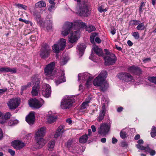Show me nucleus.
Listing matches in <instances>:
<instances>
[{
	"label": "nucleus",
	"mask_w": 156,
	"mask_h": 156,
	"mask_svg": "<svg viewBox=\"0 0 156 156\" xmlns=\"http://www.w3.org/2000/svg\"><path fill=\"white\" fill-rule=\"evenodd\" d=\"M107 74L106 71H103L93 81V84L95 86H100L101 91L104 92L108 88V84L105 79Z\"/></svg>",
	"instance_id": "1"
},
{
	"label": "nucleus",
	"mask_w": 156,
	"mask_h": 156,
	"mask_svg": "<svg viewBox=\"0 0 156 156\" xmlns=\"http://www.w3.org/2000/svg\"><path fill=\"white\" fill-rule=\"evenodd\" d=\"M79 15L83 17H88L91 13V9L87 2H82L79 5Z\"/></svg>",
	"instance_id": "2"
},
{
	"label": "nucleus",
	"mask_w": 156,
	"mask_h": 156,
	"mask_svg": "<svg viewBox=\"0 0 156 156\" xmlns=\"http://www.w3.org/2000/svg\"><path fill=\"white\" fill-rule=\"evenodd\" d=\"M74 102V99L73 97L68 96H65L61 101L60 107L63 109H69L72 107Z\"/></svg>",
	"instance_id": "3"
},
{
	"label": "nucleus",
	"mask_w": 156,
	"mask_h": 156,
	"mask_svg": "<svg viewBox=\"0 0 156 156\" xmlns=\"http://www.w3.org/2000/svg\"><path fill=\"white\" fill-rule=\"evenodd\" d=\"M40 77L37 75H34L32 77V81L34 86L33 87L31 93L33 96L38 95L40 88Z\"/></svg>",
	"instance_id": "4"
},
{
	"label": "nucleus",
	"mask_w": 156,
	"mask_h": 156,
	"mask_svg": "<svg viewBox=\"0 0 156 156\" xmlns=\"http://www.w3.org/2000/svg\"><path fill=\"white\" fill-rule=\"evenodd\" d=\"M66 40L64 39H61L58 42L54 44L52 46L53 51L58 53L60 51H62L65 48L66 45Z\"/></svg>",
	"instance_id": "5"
},
{
	"label": "nucleus",
	"mask_w": 156,
	"mask_h": 156,
	"mask_svg": "<svg viewBox=\"0 0 156 156\" xmlns=\"http://www.w3.org/2000/svg\"><path fill=\"white\" fill-rule=\"evenodd\" d=\"M104 51L105 54L107 55L104 58L105 60V65L109 66L114 63L116 60L115 55L113 53H111L107 49H105Z\"/></svg>",
	"instance_id": "6"
},
{
	"label": "nucleus",
	"mask_w": 156,
	"mask_h": 156,
	"mask_svg": "<svg viewBox=\"0 0 156 156\" xmlns=\"http://www.w3.org/2000/svg\"><path fill=\"white\" fill-rule=\"evenodd\" d=\"M51 49L50 46L46 43L42 45L41 49L40 55L42 58L45 59L50 55Z\"/></svg>",
	"instance_id": "7"
},
{
	"label": "nucleus",
	"mask_w": 156,
	"mask_h": 156,
	"mask_svg": "<svg viewBox=\"0 0 156 156\" xmlns=\"http://www.w3.org/2000/svg\"><path fill=\"white\" fill-rule=\"evenodd\" d=\"M73 26L72 22H67L63 25L61 31V34L64 36H67L70 32Z\"/></svg>",
	"instance_id": "8"
},
{
	"label": "nucleus",
	"mask_w": 156,
	"mask_h": 156,
	"mask_svg": "<svg viewBox=\"0 0 156 156\" xmlns=\"http://www.w3.org/2000/svg\"><path fill=\"white\" fill-rule=\"evenodd\" d=\"M44 102L43 100L40 101L35 98L30 99L28 103L30 107L35 108H39L41 107L42 103Z\"/></svg>",
	"instance_id": "9"
},
{
	"label": "nucleus",
	"mask_w": 156,
	"mask_h": 156,
	"mask_svg": "<svg viewBox=\"0 0 156 156\" xmlns=\"http://www.w3.org/2000/svg\"><path fill=\"white\" fill-rule=\"evenodd\" d=\"M111 126L110 124L107 123H103L101 125L98 129V132L101 134L105 135L107 134L110 130Z\"/></svg>",
	"instance_id": "10"
},
{
	"label": "nucleus",
	"mask_w": 156,
	"mask_h": 156,
	"mask_svg": "<svg viewBox=\"0 0 156 156\" xmlns=\"http://www.w3.org/2000/svg\"><path fill=\"white\" fill-rule=\"evenodd\" d=\"M118 78L126 82H129L133 79V76L129 73H121L117 75Z\"/></svg>",
	"instance_id": "11"
},
{
	"label": "nucleus",
	"mask_w": 156,
	"mask_h": 156,
	"mask_svg": "<svg viewBox=\"0 0 156 156\" xmlns=\"http://www.w3.org/2000/svg\"><path fill=\"white\" fill-rule=\"evenodd\" d=\"M20 103V100L18 98L10 99L7 103L10 109H14L17 107Z\"/></svg>",
	"instance_id": "12"
},
{
	"label": "nucleus",
	"mask_w": 156,
	"mask_h": 156,
	"mask_svg": "<svg viewBox=\"0 0 156 156\" xmlns=\"http://www.w3.org/2000/svg\"><path fill=\"white\" fill-rule=\"evenodd\" d=\"M80 32L79 30L75 31L71 33L69 38V41L71 43L76 42L80 37Z\"/></svg>",
	"instance_id": "13"
},
{
	"label": "nucleus",
	"mask_w": 156,
	"mask_h": 156,
	"mask_svg": "<svg viewBox=\"0 0 156 156\" xmlns=\"http://www.w3.org/2000/svg\"><path fill=\"white\" fill-rule=\"evenodd\" d=\"M55 64V62H53L47 66L44 69V73L46 75L48 76H51L53 75L52 73L53 72V70Z\"/></svg>",
	"instance_id": "14"
},
{
	"label": "nucleus",
	"mask_w": 156,
	"mask_h": 156,
	"mask_svg": "<svg viewBox=\"0 0 156 156\" xmlns=\"http://www.w3.org/2000/svg\"><path fill=\"white\" fill-rule=\"evenodd\" d=\"M51 88L50 86L47 84L43 85L42 90V95L44 97L48 98L51 94Z\"/></svg>",
	"instance_id": "15"
},
{
	"label": "nucleus",
	"mask_w": 156,
	"mask_h": 156,
	"mask_svg": "<svg viewBox=\"0 0 156 156\" xmlns=\"http://www.w3.org/2000/svg\"><path fill=\"white\" fill-rule=\"evenodd\" d=\"M128 71L133 74L140 75L142 74V71L139 67L133 65L129 67L128 69Z\"/></svg>",
	"instance_id": "16"
},
{
	"label": "nucleus",
	"mask_w": 156,
	"mask_h": 156,
	"mask_svg": "<svg viewBox=\"0 0 156 156\" xmlns=\"http://www.w3.org/2000/svg\"><path fill=\"white\" fill-rule=\"evenodd\" d=\"M65 73L63 70H60L58 72V75L57 76V79L55 81L56 85L66 81V79L64 76Z\"/></svg>",
	"instance_id": "17"
},
{
	"label": "nucleus",
	"mask_w": 156,
	"mask_h": 156,
	"mask_svg": "<svg viewBox=\"0 0 156 156\" xmlns=\"http://www.w3.org/2000/svg\"><path fill=\"white\" fill-rule=\"evenodd\" d=\"M25 145V144L19 140H15L11 143V145L17 150L22 149Z\"/></svg>",
	"instance_id": "18"
},
{
	"label": "nucleus",
	"mask_w": 156,
	"mask_h": 156,
	"mask_svg": "<svg viewBox=\"0 0 156 156\" xmlns=\"http://www.w3.org/2000/svg\"><path fill=\"white\" fill-rule=\"evenodd\" d=\"M35 139L37 140L35 145L36 148H41L44 146L46 143V141L42 138L35 137Z\"/></svg>",
	"instance_id": "19"
},
{
	"label": "nucleus",
	"mask_w": 156,
	"mask_h": 156,
	"mask_svg": "<svg viewBox=\"0 0 156 156\" xmlns=\"http://www.w3.org/2000/svg\"><path fill=\"white\" fill-rule=\"evenodd\" d=\"M26 121L30 125L34 123L35 121V117L34 113L30 112L26 117Z\"/></svg>",
	"instance_id": "20"
},
{
	"label": "nucleus",
	"mask_w": 156,
	"mask_h": 156,
	"mask_svg": "<svg viewBox=\"0 0 156 156\" xmlns=\"http://www.w3.org/2000/svg\"><path fill=\"white\" fill-rule=\"evenodd\" d=\"M106 113L105 106L104 105L102 107L101 110L100 111L98 116L97 118V120L98 122H101L104 119Z\"/></svg>",
	"instance_id": "21"
},
{
	"label": "nucleus",
	"mask_w": 156,
	"mask_h": 156,
	"mask_svg": "<svg viewBox=\"0 0 156 156\" xmlns=\"http://www.w3.org/2000/svg\"><path fill=\"white\" fill-rule=\"evenodd\" d=\"M138 144L136 145V147L139 150H147L148 151H150V149L149 147L148 146L147 147H144L141 145L143 144L144 141L143 140L140 139L137 141Z\"/></svg>",
	"instance_id": "22"
},
{
	"label": "nucleus",
	"mask_w": 156,
	"mask_h": 156,
	"mask_svg": "<svg viewBox=\"0 0 156 156\" xmlns=\"http://www.w3.org/2000/svg\"><path fill=\"white\" fill-rule=\"evenodd\" d=\"M0 72L6 73L9 72L12 73H16L17 72V69L15 68L11 69L8 67H2L0 68Z\"/></svg>",
	"instance_id": "23"
},
{
	"label": "nucleus",
	"mask_w": 156,
	"mask_h": 156,
	"mask_svg": "<svg viewBox=\"0 0 156 156\" xmlns=\"http://www.w3.org/2000/svg\"><path fill=\"white\" fill-rule=\"evenodd\" d=\"M33 16L34 19L37 21L38 23H42V20L41 18L40 13L37 11H35L33 12Z\"/></svg>",
	"instance_id": "24"
},
{
	"label": "nucleus",
	"mask_w": 156,
	"mask_h": 156,
	"mask_svg": "<svg viewBox=\"0 0 156 156\" xmlns=\"http://www.w3.org/2000/svg\"><path fill=\"white\" fill-rule=\"evenodd\" d=\"M46 128L45 127H42L39 129L36 133V137H40L44 136L46 132Z\"/></svg>",
	"instance_id": "25"
},
{
	"label": "nucleus",
	"mask_w": 156,
	"mask_h": 156,
	"mask_svg": "<svg viewBox=\"0 0 156 156\" xmlns=\"http://www.w3.org/2000/svg\"><path fill=\"white\" fill-rule=\"evenodd\" d=\"M89 74L87 73H80L78 74V81L81 80L82 82H84L85 80L89 77Z\"/></svg>",
	"instance_id": "26"
},
{
	"label": "nucleus",
	"mask_w": 156,
	"mask_h": 156,
	"mask_svg": "<svg viewBox=\"0 0 156 156\" xmlns=\"http://www.w3.org/2000/svg\"><path fill=\"white\" fill-rule=\"evenodd\" d=\"M64 132V130L63 126H59L54 135V137L57 138L62 135Z\"/></svg>",
	"instance_id": "27"
},
{
	"label": "nucleus",
	"mask_w": 156,
	"mask_h": 156,
	"mask_svg": "<svg viewBox=\"0 0 156 156\" xmlns=\"http://www.w3.org/2000/svg\"><path fill=\"white\" fill-rule=\"evenodd\" d=\"M86 48V46L83 43L78 45L77 47V49L79 51V54L82 56L83 54V51Z\"/></svg>",
	"instance_id": "28"
},
{
	"label": "nucleus",
	"mask_w": 156,
	"mask_h": 156,
	"mask_svg": "<svg viewBox=\"0 0 156 156\" xmlns=\"http://www.w3.org/2000/svg\"><path fill=\"white\" fill-rule=\"evenodd\" d=\"M94 52L95 53L99 56H102L103 55V53L102 49L99 48L98 46L94 45L92 48Z\"/></svg>",
	"instance_id": "29"
},
{
	"label": "nucleus",
	"mask_w": 156,
	"mask_h": 156,
	"mask_svg": "<svg viewBox=\"0 0 156 156\" xmlns=\"http://www.w3.org/2000/svg\"><path fill=\"white\" fill-rule=\"evenodd\" d=\"M11 116V114L9 112H7L4 115V116H2L1 120H0V123L4 124L6 122L7 120L9 119Z\"/></svg>",
	"instance_id": "30"
},
{
	"label": "nucleus",
	"mask_w": 156,
	"mask_h": 156,
	"mask_svg": "<svg viewBox=\"0 0 156 156\" xmlns=\"http://www.w3.org/2000/svg\"><path fill=\"white\" fill-rule=\"evenodd\" d=\"M57 119V116L54 115H48L47 116V122L51 124L54 122Z\"/></svg>",
	"instance_id": "31"
},
{
	"label": "nucleus",
	"mask_w": 156,
	"mask_h": 156,
	"mask_svg": "<svg viewBox=\"0 0 156 156\" xmlns=\"http://www.w3.org/2000/svg\"><path fill=\"white\" fill-rule=\"evenodd\" d=\"M73 26H77L80 28H83L84 27H86L87 25L86 24L82 22L81 20H78L76 21L75 23L73 24Z\"/></svg>",
	"instance_id": "32"
},
{
	"label": "nucleus",
	"mask_w": 156,
	"mask_h": 156,
	"mask_svg": "<svg viewBox=\"0 0 156 156\" xmlns=\"http://www.w3.org/2000/svg\"><path fill=\"white\" fill-rule=\"evenodd\" d=\"M55 142L54 140L49 141L48 144V148L49 151H52L53 150Z\"/></svg>",
	"instance_id": "33"
},
{
	"label": "nucleus",
	"mask_w": 156,
	"mask_h": 156,
	"mask_svg": "<svg viewBox=\"0 0 156 156\" xmlns=\"http://www.w3.org/2000/svg\"><path fill=\"white\" fill-rule=\"evenodd\" d=\"M46 4L45 2L44 1H41L36 3L35 4V6L37 8H41L45 7Z\"/></svg>",
	"instance_id": "34"
},
{
	"label": "nucleus",
	"mask_w": 156,
	"mask_h": 156,
	"mask_svg": "<svg viewBox=\"0 0 156 156\" xmlns=\"http://www.w3.org/2000/svg\"><path fill=\"white\" fill-rule=\"evenodd\" d=\"M88 138L87 135L85 134L80 137L79 141L81 143H85L87 142Z\"/></svg>",
	"instance_id": "35"
},
{
	"label": "nucleus",
	"mask_w": 156,
	"mask_h": 156,
	"mask_svg": "<svg viewBox=\"0 0 156 156\" xmlns=\"http://www.w3.org/2000/svg\"><path fill=\"white\" fill-rule=\"evenodd\" d=\"M90 101H86L84 102L81 105L80 109L81 110H84L85 109L87 108L89 106V103Z\"/></svg>",
	"instance_id": "36"
},
{
	"label": "nucleus",
	"mask_w": 156,
	"mask_h": 156,
	"mask_svg": "<svg viewBox=\"0 0 156 156\" xmlns=\"http://www.w3.org/2000/svg\"><path fill=\"white\" fill-rule=\"evenodd\" d=\"M147 27L146 25H145L143 22L141 23H139L136 27L137 30H143L146 29Z\"/></svg>",
	"instance_id": "37"
},
{
	"label": "nucleus",
	"mask_w": 156,
	"mask_h": 156,
	"mask_svg": "<svg viewBox=\"0 0 156 156\" xmlns=\"http://www.w3.org/2000/svg\"><path fill=\"white\" fill-rule=\"evenodd\" d=\"M46 23H48L47 25L45 23V26L46 27V28L47 30H50L52 28V20H47Z\"/></svg>",
	"instance_id": "38"
},
{
	"label": "nucleus",
	"mask_w": 156,
	"mask_h": 156,
	"mask_svg": "<svg viewBox=\"0 0 156 156\" xmlns=\"http://www.w3.org/2000/svg\"><path fill=\"white\" fill-rule=\"evenodd\" d=\"M18 122V121L17 120H10L8 122L7 124L9 126H13L17 124Z\"/></svg>",
	"instance_id": "39"
},
{
	"label": "nucleus",
	"mask_w": 156,
	"mask_h": 156,
	"mask_svg": "<svg viewBox=\"0 0 156 156\" xmlns=\"http://www.w3.org/2000/svg\"><path fill=\"white\" fill-rule=\"evenodd\" d=\"M151 135L152 137H154L156 136V127L154 126L152 127Z\"/></svg>",
	"instance_id": "40"
},
{
	"label": "nucleus",
	"mask_w": 156,
	"mask_h": 156,
	"mask_svg": "<svg viewBox=\"0 0 156 156\" xmlns=\"http://www.w3.org/2000/svg\"><path fill=\"white\" fill-rule=\"evenodd\" d=\"M95 30V27L92 25H90L86 28V30L90 32L94 31Z\"/></svg>",
	"instance_id": "41"
},
{
	"label": "nucleus",
	"mask_w": 156,
	"mask_h": 156,
	"mask_svg": "<svg viewBox=\"0 0 156 156\" xmlns=\"http://www.w3.org/2000/svg\"><path fill=\"white\" fill-rule=\"evenodd\" d=\"M131 34L135 39L137 40L140 37V35L138 32H134L132 33Z\"/></svg>",
	"instance_id": "42"
},
{
	"label": "nucleus",
	"mask_w": 156,
	"mask_h": 156,
	"mask_svg": "<svg viewBox=\"0 0 156 156\" xmlns=\"http://www.w3.org/2000/svg\"><path fill=\"white\" fill-rule=\"evenodd\" d=\"M68 61L67 58L65 57L63 58L60 61V64L62 65L66 64Z\"/></svg>",
	"instance_id": "43"
},
{
	"label": "nucleus",
	"mask_w": 156,
	"mask_h": 156,
	"mask_svg": "<svg viewBox=\"0 0 156 156\" xmlns=\"http://www.w3.org/2000/svg\"><path fill=\"white\" fill-rule=\"evenodd\" d=\"M92 79V78L90 77V76H89V77L87 78L86 82V85L87 87H88V86L90 85V84L91 83Z\"/></svg>",
	"instance_id": "44"
},
{
	"label": "nucleus",
	"mask_w": 156,
	"mask_h": 156,
	"mask_svg": "<svg viewBox=\"0 0 156 156\" xmlns=\"http://www.w3.org/2000/svg\"><path fill=\"white\" fill-rule=\"evenodd\" d=\"M120 134L121 137L122 139H125L126 137V134L125 132L123 131H121Z\"/></svg>",
	"instance_id": "45"
},
{
	"label": "nucleus",
	"mask_w": 156,
	"mask_h": 156,
	"mask_svg": "<svg viewBox=\"0 0 156 156\" xmlns=\"http://www.w3.org/2000/svg\"><path fill=\"white\" fill-rule=\"evenodd\" d=\"M148 79L151 82L156 84V76L149 77Z\"/></svg>",
	"instance_id": "46"
},
{
	"label": "nucleus",
	"mask_w": 156,
	"mask_h": 156,
	"mask_svg": "<svg viewBox=\"0 0 156 156\" xmlns=\"http://www.w3.org/2000/svg\"><path fill=\"white\" fill-rule=\"evenodd\" d=\"M140 23V21L136 20H132L130 22V23L132 25H137Z\"/></svg>",
	"instance_id": "47"
},
{
	"label": "nucleus",
	"mask_w": 156,
	"mask_h": 156,
	"mask_svg": "<svg viewBox=\"0 0 156 156\" xmlns=\"http://www.w3.org/2000/svg\"><path fill=\"white\" fill-rule=\"evenodd\" d=\"M17 6L18 7H20L24 10H26L27 9V6L22 4H18L17 5Z\"/></svg>",
	"instance_id": "48"
},
{
	"label": "nucleus",
	"mask_w": 156,
	"mask_h": 156,
	"mask_svg": "<svg viewBox=\"0 0 156 156\" xmlns=\"http://www.w3.org/2000/svg\"><path fill=\"white\" fill-rule=\"evenodd\" d=\"M55 4H52V5L48 8V10L50 12H52L54 10Z\"/></svg>",
	"instance_id": "49"
},
{
	"label": "nucleus",
	"mask_w": 156,
	"mask_h": 156,
	"mask_svg": "<svg viewBox=\"0 0 156 156\" xmlns=\"http://www.w3.org/2000/svg\"><path fill=\"white\" fill-rule=\"evenodd\" d=\"M149 149H150V151H148L147 150H145V151L146 152H148L149 153H150V155L151 156H153L155 155V151L154 150H152L150 148Z\"/></svg>",
	"instance_id": "50"
},
{
	"label": "nucleus",
	"mask_w": 156,
	"mask_h": 156,
	"mask_svg": "<svg viewBox=\"0 0 156 156\" xmlns=\"http://www.w3.org/2000/svg\"><path fill=\"white\" fill-rule=\"evenodd\" d=\"M8 152L10 153L12 156H14L15 155V152L14 151L10 149H9L8 150Z\"/></svg>",
	"instance_id": "51"
},
{
	"label": "nucleus",
	"mask_w": 156,
	"mask_h": 156,
	"mask_svg": "<svg viewBox=\"0 0 156 156\" xmlns=\"http://www.w3.org/2000/svg\"><path fill=\"white\" fill-rule=\"evenodd\" d=\"M27 88V86L26 85L22 86L21 88V94H22L23 93V91L26 90Z\"/></svg>",
	"instance_id": "52"
},
{
	"label": "nucleus",
	"mask_w": 156,
	"mask_h": 156,
	"mask_svg": "<svg viewBox=\"0 0 156 156\" xmlns=\"http://www.w3.org/2000/svg\"><path fill=\"white\" fill-rule=\"evenodd\" d=\"M77 144H76L72 146L74 150H75L77 151H79V147H77Z\"/></svg>",
	"instance_id": "53"
},
{
	"label": "nucleus",
	"mask_w": 156,
	"mask_h": 156,
	"mask_svg": "<svg viewBox=\"0 0 156 156\" xmlns=\"http://www.w3.org/2000/svg\"><path fill=\"white\" fill-rule=\"evenodd\" d=\"M95 41L97 43L99 44L101 42V40L98 37H96L95 39Z\"/></svg>",
	"instance_id": "54"
},
{
	"label": "nucleus",
	"mask_w": 156,
	"mask_h": 156,
	"mask_svg": "<svg viewBox=\"0 0 156 156\" xmlns=\"http://www.w3.org/2000/svg\"><path fill=\"white\" fill-rule=\"evenodd\" d=\"M92 133L91 129H88V134H87L88 138L91 136Z\"/></svg>",
	"instance_id": "55"
},
{
	"label": "nucleus",
	"mask_w": 156,
	"mask_h": 156,
	"mask_svg": "<svg viewBox=\"0 0 156 156\" xmlns=\"http://www.w3.org/2000/svg\"><path fill=\"white\" fill-rule=\"evenodd\" d=\"M7 88H4L3 89H0V94H2L3 93L6 91Z\"/></svg>",
	"instance_id": "56"
},
{
	"label": "nucleus",
	"mask_w": 156,
	"mask_h": 156,
	"mask_svg": "<svg viewBox=\"0 0 156 156\" xmlns=\"http://www.w3.org/2000/svg\"><path fill=\"white\" fill-rule=\"evenodd\" d=\"M73 143V141L71 140H69L67 142V147H70L71 146V145H72Z\"/></svg>",
	"instance_id": "57"
},
{
	"label": "nucleus",
	"mask_w": 156,
	"mask_h": 156,
	"mask_svg": "<svg viewBox=\"0 0 156 156\" xmlns=\"http://www.w3.org/2000/svg\"><path fill=\"white\" fill-rule=\"evenodd\" d=\"M98 33H93L91 34V35L90 36L91 37H93L94 38H95V37L97 36L98 35Z\"/></svg>",
	"instance_id": "58"
},
{
	"label": "nucleus",
	"mask_w": 156,
	"mask_h": 156,
	"mask_svg": "<svg viewBox=\"0 0 156 156\" xmlns=\"http://www.w3.org/2000/svg\"><path fill=\"white\" fill-rule=\"evenodd\" d=\"M150 61H151V58H146L143 60V62L144 63H146L147 62H149Z\"/></svg>",
	"instance_id": "59"
},
{
	"label": "nucleus",
	"mask_w": 156,
	"mask_h": 156,
	"mask_svg": "<svg viewBox=\"0 0 156 156\" xmlns=\"http://www.w3.org/2000/svg\"><path fill=\"white\" fill-rule=\"evenodd\" d=\"M94 54L92 52L90 56L89 57V58L90 59H91L92 60H93V59L94 58Z\"/></svg>",
	"instance_id": "60"
},
{
	"label": "nucleus",
	"mask_w": 156,
	"mask_h": 156,
	"mask_svg": "<svg viewBox=\"0 0 156 156\" xmlns=\"http://www.w3.org/2000/svg\"><path fill=\"white\" fill-rule=\"evenodd\" d=\"M123 109V108L122 107H120L117 109V111L118 112H121Z\"/></svg>",
	"instance_id": "61"
},
{
	"label": "nucleus",
	"mask_w": 156,
	"mask_h": 156,
	"mask_svg": "<svg viewBox=\"0 0 156 156\" xmlns=\"http://www.w3.org/2000/svg\"><path fill=\"white\" fill-rule=\"evenodd\" d=\"M3 137V134L2 130L0 128V140H1Z\"/></svg>",
	"instance_id": "62"
},
{
	"label": "nucleus",
	"mask_w": 156,
	"mask_h": 156,
	"mask_svg": "<svg viewBox=\"0 0 156 156\" xmlns=\"http://www.w3.org/2000/svg\"><path fill=\"white\" fill-rule=\"evenodd\" d=\"M117 141V139L115 138L114 137H113L112 139V142L113 144H115Z\"/></svg>",
	"instance_id": "63"
},
{
	"label": "nucleus",
	"mask_w": 156,
	"mask_h": 156,
	"mask_svg": "<svg viewBox=\"0 0 156 156\" xmlns=\"http://www.w3.org/2000/svg\"><path fill=\"white\" fill-rule=\"evenodd\" d=\"M92 131L93 132H95L96 131V127L94 125H92L91 126Z\"/></svg>",
	"instance_id": "64"
}]
</instances>
